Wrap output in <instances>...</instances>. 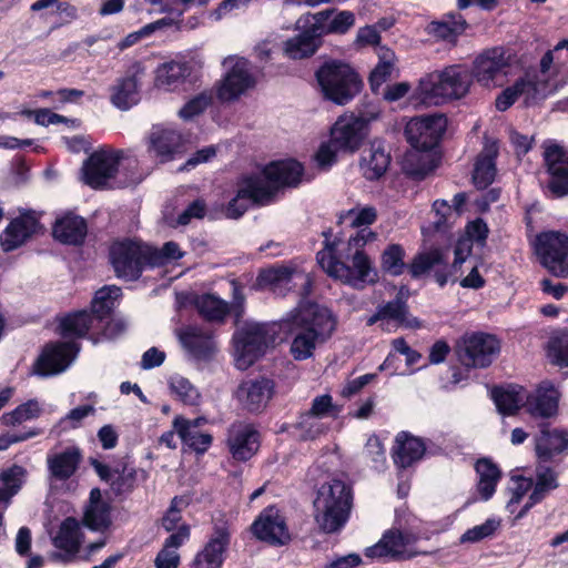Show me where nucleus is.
Segmentation results:
<instances>
[{
  "mask_svg": "<svg viewBox=\"0 0 568 568\" xmlns=\"http://www.w3.org/2000/svg\"><path fill=\"white\" fill-rule=\"evenodd\" d=\"M182 442L196 453H204L207 450L212 443V436L207 433H201L200 430H190V428H180L176 430Z\"/></svg>",
  "mask_w": 568,
  "mask_h": 568,
  "instance_id": "obj_57",
  "label": "nucleus"
},
{
  "mask_svg": "<svg viewBox=\"0 0 568 568\" xmlns=\"http://www.w3.org/2000/svg\"><path fill=\"white\" fill-rule=\"evenodd\" d=\"M313 26H318L322 34L347 32L355 23V16L351 11H338L327 9L313 16Z\"/></svg>",
  "mask_w": 568,
  "mask_h": 568,
  "instance_id": "obj_36",
  "label": "nucleus"
},
{
  "mask_svg": "<svg viewBox=\"0 0 568 568\" xmlns=\"http://www.w3.org/2000/svg\"><path fill=\"white\" fill-rule=\"evenodd\" d=\"M335 326L336 320L328 308L317 304L300 306L292 316L291 353L294 359L311 357L316 346L331 337Z\"/></svg>",
  "mask_w": 568,
  "mask_h": 568,
  "instance_id": "obj_3",
  "label": "nucleus"
},
{
  "mask_svg": "<svg viewBox=\"0 0 568 568\" xmlns=\"http://www.w3.org/2000/svg\"><path fill=\"white\" fill-rule=\"evenodd\" d=\"M122 159L124 152L121 150L100 149L93 152L83 164L84 182L94 189L106 186L115 176Z\"/></svg>",
  "mask_w": 568,
  "mask_h": 568,
  "instance_id": "obj_15",
  "label": "nucleus"
},
{
  "mask_svg": "<svg viewBox=\"0 0 568 568\" xmlns=\"http://www.w3.org/2000/svg\"><path fill=\"white\" fill-rule=\"evenodd\" d=\"M80 345L75 342H60L49 344L38 358L37 373L43 376L63 372L75 358Z\"/></svg>",
  "mask_w": 568,
  "mask_h": 568,
  "instance_id": "obj_20",
  "label": "nucleus"
},
{
  "mask_svg": "<svg viewBox=\"0 0 568 568\" xmlns=\"http://www.w3.org/2000/svg\"><path fill=\"white\" fill-rule=\"evenodd\" d=\"M170 388L183 403L187 405L197 404L200 394L186 378L182 376L171 378Z\"/></svg>",
  "mask_w": 568,
  "mask_h": 568,
  "instance_id": "obj_58",
  "label": "nucleus"
},
{
  "mask_svg": "<svg viewBox=\"0 0 568 568\" xmlns=\"http://www.w3.org/2000/svg\"><path fill=\"white\" fill-rule=\"evenodd\" d=\"M493 399L500 414L513 415L519 409L524 398L514 389L495 388Z\"/></svg>",
  "mask_w": 568,
  "mask_h": 568,
  "instance_id": "obj_52",
  "label": "nucleus"
},
{
  "mask_svg": "<svg viewBox=\"0 0 568 568\" xmlns=\"http://www.w3.org/2000/svg\"><path fill=\"white\" fill-rule=\"evenodd\" d=\"M80 536L78 520L73 517L65 518L52 539L54 547L64 550V554H54L53 558L64 562L72 560L80 549Z\"/></svg>",
  "mask_w": 568,
  "mask_h": 568,
  "instance_id": "obj_31",
  "label": "nucleus"
},
{
  "mask_svg": "<svg viewBox=\"0 0 568 568\" xmlns=\"http://www.w3.org/2000/svg\"><path fill=\"white\" fill-rule=\"evenodd\" d=\"M313 506L314 520L322 532L339 531L346 524L352 507L349 486L339 479L324 483L317 491Z\"/></svg>",
  "mask_w": 568,
  "mask_h": 568,
  "instance_id": "obj_4",
  "label": "nucleus"
},
{
  "mask_svg": "<svg viewBox=\"0 0 568 568\" xmlns=\"http://www.w3.org/2000/svg\"><path fill=\"white\" fill-rule=\"evenodd\" d=\"M126 329V323L121 318H110V315L100 327L101 335L108 339H114Z\"/></svg>",
  "mask_w": 568,
  "mask_h": 568,
  "instance_id": "obj_64",
  "label": "nucleus"
},
{
  "mask_svg": "<svg viewBox=\"0 0 568 568\" xmlns=\"http://www.w3.org/2000/svg\"><path fill=\"white\" fill-rule=\"evenodd\" d=\"M395 443L394 463L402 468L409 467L413 463L419 460L425 453L424 443L416 437L408 436L406 433L398 434Z\"/></svg>",
  "mask_w": 568,
  "mask_h": 568,
  "instance_id": "obj_40",
  "label": "nucleus"
},
{
  "mask_svg": "<svg viewBox=\"0 0 568 568\" xmlns=\"http://www.w3.org/2000/svg\"><path fill=\"white\" fill-rule=\"evenodd\" d=\"M394 57H383L378 64L373 69L369 75V84L374 92L390 78L394 71Z\"/></svg>",
  "mask_w": 568,
  "mask_h": 568,
  "instance_id": "obj_60",
  "label": "nucleus"
},
{
  "mask_svg": "<svg viewBox=\"0 0 568 568\" xmlns=\"http://www.w3.org/2000/svg\"><path fill=\"white\" fill-rule=\"evenodd\" d=\"M559 396L560 394L555 386L550 382L545 381L540 383L534 394L527 397L525 403L526 410L535 417H552L558 412Z\"/></svg>",
  "mask_w": 568,
  "mask_h": 568,
  "instance_id": "obj_28",
  "label": "nucleus"
},
{
  "mask_svg": "<svg viewBox=\"0 0 568 568\" xmlns=\"http://www.w3.org/2000/svg\"><path fill=\"white\" fill-rule=\"evenodd\" d=\"M254 84L255 80L250 71L247 60L237 59L220 82L216 94L221 101H232Z\"/></svg>",
  "mask_w": 568,
  "mask_h": 568,
  "instance_id": "obj_22",
  "label": "nucleus"
},
{
  "mask_svg": "<svg viewBox=\"0 0 568 568\" xmlns=\"http://www.w3.org/2000/svg\"><path fill=\"white\" fill-rule=\"evenodd\" d=\"M447 126L444 114H427L410 119L405 126V135L413 149L435 148Z\"/></svg>",
  "mask_w": 568,
  "mask_h": 568,
  "instance_id": "obj_14",
  "label": "nucleus"
},
{
  "mask_svg": "<svg viewBox=\"0 0 568 568\" xmlns=\"http://www.w3.org/2000/svg\"><path fill=\"white\" fill-rule=\"evenodd\" d=\"M41 413V408L37 400H28L24 404L19 405L16 409L10 413L3 414L1 417L2 423L6 426H16L26 420L37 418Z\"/></svg>",
  "mask_w": 568,
  "mask_h": 568,
  "instance_id": "obj_53",
  "label": "nucleus"
},
{
  "mask_svg": "<svg viewBox=\"0 0 568 568\" xmlns=\"http://www.w3.org/2000/svg\"><path fill=\"white\" fill-rule=\"evenodd\" d=\"M136 481V470L124 466L122 470L114 469V476L110 483L114 495L120 496L133 490Z\"/></svg>",
  "mask_w": 568,
  "mask_h": 568,
  "instance_id": "obj_55",
  "label": "nucleus"
},
{
  "mask_svg": "<svg viewBox=\"0 0 568 568\" xmlns=\"http://www.w3.org/2000/svg\"><path fill=\"white\" fill-rule=\"evenodd\" d=\"M26 476L27 470L19 465H13L0 473V503L9 504L20 490Z\"/></svg>",
  "mask_w": 568,
  "mask_h": 568,
  "instance_id": "obj_44",
  "label": "nucleus"
},
{
  "mask_svg": "<svg viewBox=\"0 0 568 568\" xmlns=\"http://www.w3.org/2000/svg\"><path fill=\"white\" fill-rule=\"evenodd\" d=\"M558 485L557 473L552 468L539 463L536 467V481L532 485L529 503L524 506L518 517H521L530 507L545 499L550 491L558 487Z\"/></svg>",
  "mask_w": 568,
  "mask_h": 568,
  "instance_id": "obj_37",
  "label": "nucleus"
},
{
  "mask_svg": "<svg viewBox=\"0 0 568 568\" xmlns=\"http://www.w3.org/2000/svg\"><path fill=\"white\" fill-rule=\"evenodd\" d=\"M274 393V383L268 378H256L242 382L235 396L241 406L251 412H262L271 400Z\"/></svg>",
  "mask_w": 568,
  "mask_h": 568,
  "instance_id": "obj_23",
  "label": "nucleus"
},
{
  "mask_svg": "<svg viewBox=\"0 0 568 568\" xmlns=\"http://www.w3.org/2000/svg\"><path fill=\"white\" fill-rule=\"evenodd\" d=\"M276 332L273 326L261 323H247L233 336L235 362L240 369L253 365L266 349L274 344Z\"/></svg>",
  "mask_w": 568,
  "mask_h": 568,
  "instance_id": "obj_9",
  "label": "nucleus"
},
{
  "mask_svg": "<svg viewBox=\"0 0 568 568\" xmlns=\"http://www.w3.org/2000/svg\"><path fill=\"white\" fill-rule=\"evenodd\" d=\"M295 429L298 430L300 440H314L325 434L327 427L321 422V418L303 413L295 424Z\"/></svg>",
  "mask_w": 568,
  "mask_h": 568,
  "instance_id": "obj_51",
  "label": "nucleus"
},
{
  "mask_svg": "<svg viewBox=\"0 0 568 568\" xmlns=\"http://www.w3.org/2000/svg\"><path fill=\"white\" fill-rule=\"evenodd\" d=\"M87 223L84 219L73 214L57 220L53 226V236L64 244H81L87 235Z\"/></svg>",
  "mask_w": 568,
  "mask_h": 568,
  "instance_id": "obj_38",
  "label": "nucleus"
},
{
  "mask_svg": "<svg viewBox=\"0 0 568 568\" xmlns=\"http://www.w3.org/2000/svg\"><path fill=\"white\" fill-rule=\"evenodd\" d=\"M544 160L550 174L548 190L555 197L568 194V152L561 146L547 145L544 151Z\"/></svg>",
  "mask_w": 568,
  "mask_h": 568,
  "instance_id": "obj_21",
  "label": "nucleus"
},
{
  "mask_svg": "<svg viewBox=\"0 0 568 568\" xmlns=\"http://www.w3.org/2000/svg\"><path fill=\"white\" fill-rule=\"evenodd\" d=\"M323 235L325 246L317 253L316 260L327 275L356 290L377 282V271L363 250L367 243L376 240L375 232L369 229L357 231L343 248H338L339 243L329 241L331 231L324 232Z\"/></svg>",
  "mask_w": 568,
  "mask_h": 568,
  "instance_id": "obj_1",
  "label": "nucleus"
},
{
  "mask_svg": "<svg viewBox=\"0 0 568 568\" xmlns=\"http://www.w3.org/2000/svg\"><path fill=\"white\" fill-rule=\"evenodd\" d=\"M568 447V433L544 425L536 437V453L540 463H547Z\"/></svg>",
  "mask_w": 568,
  "mask_h": 568,
  "instance_id": "obj_33",
  "label": "nucleus"
},
{
  "mask_svg": "<svg viewBox=\"0 0 568 568\" xmlns=\"http://www.w3.org/2000/svg\"><path fill=\"white\" fill-rule=\"evenodd\" d=\"M254 536L275 546H283L291 539L284 517L275 507H267L252 525Z\"/></svg>",
  "mask_w": 568,
  "mask_h": 568,
  "instance_id": "obj_18",
  "label": "nucleus"
},
{
  "mask_svg": "<svg viewBox=\"0 0 568 568\" xmlns=\"http://www.w3.org/2000/svg\"><path fill=\"white\" fill-rule=\"evenodd\" d=\"M499 523L494 519H488L484 524L468 529L460 538L462 542H477L486 537L491 536L498 528Z\"/></svg>",
  "mask_w": 568,
  "mask_h": 568,
  "instance_id": "obj_63",
  "label": "nucleus"
},
{
  "mask_svg": "<svg viewBox=\"0 0 568 568\" xmlns=\"http://www.w3.org/2000/svg\"><path fill=\"white\" fill-rule=\"evenodd\" d=\"M537 255L541 265L556 277H568V235L545 232L537 236Z\"/></svg>",
  "mask_w": 568,
  "mask_h": 568,
  "instance_id": "obj_13",
  "label": "nucleus"
},
{
  "mask_svg": "<svg viewBox=\"0 0 568 568\" xmlns=\"http://www.w3.org/2000/svg\"><path fill=\"white\" fill-rule=\"evenodd\" d=\"M552 63L554 55L552 51L548 50L539 62L538 71H528L523 78H530V80H538L544 82V91L540 99H544L547 94L557 89V87L550 88V80L552 75Z\"/></svg>",
  "mask_w": 568,
  "mask_h": 568,
  "instance_id": "obj_54",
  "label": "nucleus"
},
{
  "mask_svg": "<svg viewBox=\"0 0 568 568\" xmlns=\"http://www.w3.org/2000/svg\"><path fill=\"white\" fill-rule=\"evenodd\" d=\"M459 362L466 367L485 368L500 351L499 341L491 334H465L456 344Z\"/></svg>",
  "mask_w": 568,
  "mask_h": 568,
  "instance_id": "obj_11",
  "label": "nucleus"
},
{
  "mask_svg": "<svg viewBox=\"0 0 568 568\" xmlns=\"http://www.w3.org/2000/svg\"><path fill=\"white\" fill-rule=\"evenodd\" d=\"M195 307L207 322L223 323L230 313L229 304L213 294H203L195 298Z\"/></svg>",
  "mask_w": 568,
  "mask_h": 568,
  "instance_id": "obj_42",
  "label": "nucleus"
},
{
  "mask_svg": "<svg viewBox=\"0 0 568 568\" xmlns=\"http://www.w3.org/2000/svg\"><path fill=\"white\" fill-rule=\"evenodd\" d=\"M83 524L97 531L106 529L111 525L109 504L88 506L84 511Z\"/></svg>",
  "mask_w": 568,
  "mask_h": 568,
  "instance_id": "obj_49",
  "label": "nucleus"
},
{
  "mask_svg": "<svg viewBox=\"0 0 568 568\" xmlns=\"http://www.w3.org/2000/svg\"><path fill=\"white\" fill-rule=\"evenodd\" d=\"M150 246L136 242H119L111 246L110 257L119 277L136 280L145 265H150Z\"/></svg>",
  "mask_w": 568,
  "mask_h": 568,
  "instance_id": "obj_12",
  "label": "nucleus"
},
{
  "mask_svg": "<svg viewBox=\"0 0 568 568\" xmlns=\"http://www.w3.org/2000/svg\"><path fill=\"white\" fill-rule=\"evenodd\" d=\"M454 262L449 264L447 253L442 248L422 252L410 262L409 273L414 278H418L433 272L436 283L443 287L459 271L462 264L470 254L468 241L459 242L454 250Z\"/></svg>",
  "mask_w": 568,
  "mask_h": 568,
  "instance_id": "obj_8",
  "label": "nucleus"
},
{
  "mask_svg": "<svg viewBox=\"0 0 568 568\" xmlns=\"http://www.w3.org/2000/svg\"><path fill=\"white\" fill-rule=\"evenodd\" d=\"M227 445L235 459L248 460L258 449V434L248 426L234 425L229 432Z\"/></svg>",
  "mask_w": 568,
  "mask_h": 568,
  "instance_id": "obj_30",
  "label": "nucleus"
},
{
  "mask_svg": "<svg viewBox=\"0 0 568 568\" xmlns=\"http://www.w3.org/2000/svg\"><path fill=\"white\" fill-rule=\"evenodd\" d=\"M345 217L349 220L352 227L368 229L367 226L377 220V211L374 206L354 207L346 212Z\"/></svg>",
  "mask_w": 568,
  "mask_h": 568,
  "instance_id": "obj_59",
  "label": "nucleus"
},
{
  "mask_svg": "<svg viewBox=\"0 0 568 568\" xmlns=\"http://www.w3.org/2000/svg\"><path fill=\"white\" fill-rule=\"evenodd\" d=\"M322 32L318 26H311L304 32L290 39L285 43V53L291 59H305L313 55L321 43Z\"/></svg>",
  "mask_w": 568,
  "mask_h": 568,
  "instance_id": "obj_35",
  "label": "nucleus"
},
{
  "mask_svg": "<svg viewBox=\"0 0 568 568\" xmlns=\"http://www.w3.org/2000/svg\"><path fill=\"white\" fill-rule=\"evenodd\" d=\"M191 68L186 62L170 61L155 70L154 85L166 91L174 90L190 75Z\"/></svg>",
  "mask_w": 568,
  "mask_h": 568,
  "instance_id": "obj_41",
  "label": "nucleus"
},
{
  "mask_svg": "<svg viewBox=\"0 0 568 568\" xmlns=\"http://www.w3.org/2000/svg\"><path fill=\"white\" fill-rule=\"evenodd\" d=\"M292 274L293 271L285 266L267 268L258 274L256 285L260 288H274L280 284L287 283L291 280Z\"/></svg>",
  "mask_w": 568,
  "mask_h": 568,
  "instance_id": "obj_56",
  "label": "nucleus"
},
{
  "mask_svg": "<svg viewBox=\"0 0 568 568\" xmlns=\"http://www.w3.org/2000/svg\"><path fill=\"white\" fill-rule=\"evenodd\" d=\"M367 120L354 114H344L337 119L331 131V143L335 149L354 152L367 134Z\"/></svg>",
  "mask_w": 568,
  "mask_h": 568,
  "instance_id": "obj_17",
  "label": "nucleus"
},
{
  "mask_svg": "<svg viewBox=\"0 0 568 568\" xmlns=\"http://www.w3.org/2000/svg\"><path fill=\"white\" fill-rule=\"evenodd\" d=\"M121 295V288L114 285L104 286L95 293L91 303V311H79L68 314L60 321L61 334L67 336L84 337L92 331L98 332L108 318L114 306V301ZM94 344L99 342V337L92 334L89 337Z\"/></svg>",
  "mask_w": 568,
  "mask_h": 568,
  "instance_id": "obj_5",
  "label": "nucleus"
},
{
  "mask_svg": "<svg viewBox=\"0 0 568 568\" xmlns=\"http://www.w3.org/2000/svg\"><path fill=\"white\" fill-rule=\"evenodd\" d=\"M511 62L513 54L504 47L486 49L475 59L471 78L484 88L503 87Z\"/></svg>",
  "mask_w": 568,
  "mask_h": 568,
  "instance_id": "obj_10",
  "label": "nucleus"
},
{
  "mask_svg": "<svg viewBox=\"0 0 568 568\" xmlns=\"http://www.w3.org/2000/svg\"><path fill=\"white\" fill-rule=\"evenodd\" d=\"M183 348L196 359H209L216 351L211 331L189 325L178 331Z\"/></svg>",
  "mask_w": 568,
  "mask_h": 568,
  "instance_id": "obj_26",
  "label": "nucleus"
},
{
  "mask_svg": "<svg viewBox=\"0 0 568 568\" xmlns=\"http://www.w3.org/2000/svg\"><path fill=\"white\" fill-rule=\"evenodd\" d=\"M476 471L479 476L478 493L484 500H487L495 493L496 485L501 476L500 470L489 459L483 458L477 462Z\"/></svg>",
  "mask_w": 568,
  "mask_h": 568,
  "instance_id": "obj_43",
  "label": "nucleus"
},
{
  "mask_svg": "<svg viewBox=\"0 0 568 568\" xmlns=\"http://www.w3.org/2000/svg\"><path fill=\"white\" fill-rule=\"evenodd\" d=\"M390 163V155L381 141H374L363 152L361 169L363 175L371 181L385 174Z\"/></svg>",
  "mask_w": 568,
  "mask_h": 568,
  "instance_id": "obj_34",
  "label": "nucleus"
},
{
  "mask_svg": "<svg viewBox=\"0 0 568 568\" xmlns=\"http://www.w3.org/2000/svg\"><path fill=\"white\" fill-rule=\"evenodd\" d=\"M148 141L149 152L154 153L161 162L170 161L175 154L182 152L183 138L173 129L153 126Z\"/></svg>",
  "mask_w": 568,
  "mask_h": 568,
  "instance_id": "obj_27",
  "label": "nucleus"
},
{
  "mask_svg": "<svg viewBox=\"0 0 568 568\" xmlns=\"http://www.w3.org/2000/svg\"><path fill=\"white\" fill-rule=\"evenodd\" d=\"M150 266L162 265L168 260H174L182 256L179 245L174 242L165 243L162 250L150 246Z\"/></svg>",
  "mask_w": 568,
  "mask_h": 568,
  "instance_id": "obj_62",
  "label": "nucleus"
},
{
  "mask_svg": "<svg viewBox=\"0 0 568 568\" xmlns=\"http://www.w3.org/2000/svg\"><path fill=\"white\" fill-rule=\"evenodd\" d=\"M405 252L399 244H392L382 254L381 266L384 272L398 276L404 273L405 268L409 270V265L404 262Z\"/></svg>",
  "mask_w": 568,
  "mask_h": 568,
  "instance_id": "obj_48",
  "label": "nucleus"
},
{
  "mask_svg": "<svg viewBox=\"0 0 568 568\" xmlns=\"http://www.w3.org/2000/svg\"><path fill=\"white\" fill-rule=\"evenodd\" d=\"M230 545V531L225 524L215 525L213 532L193 560V568H221Z\"/></svg>",
  "mask_w": 568,
  "mask_h": 568,
  "instance_id": "obj_24",
  "label": "nucleus"
},
{
  "mask_svg": "<svg viewBox=\"0 0 568 568\" xmlns=\"http://www.w3.org/2000/svg\"><path fill=\"white\" fill-rule=\"evenodd\" d=\"M544 91V82L520 78L511 87L506 88L496 99L495 104L499 111L510 108L519 95L526 97V103L540 99Z\"/></svg>",
  "mask_w": 568,
  "mask_h": 568,
  "instance_id": "obj_29",
  "label": "nucleus"
},
{
  "mask_svg": "<svg viewBox=\"0 0 568 568\" xmlns=\"http://www.w3.org/2000/svg\"><path fill=\"white\" fill-rule=\"evenodd\" d=\"M303 166L295 160L273 162L258 175L243 180L237 195L230 201L225 214L239 219L248 207V202L260 205L268 204L276 193L285 186H296L302 179Z\"/></svg>",
  "mask_w": 568,
  "mask_h": 568,
  "instance_id": "obj_2",
  "label": "nucleus"
},
{
  "mask_svg": "<svg viewBox=\"0 0 568 568\" xmlns=\"http://www.w3.org/2000/svg\"><path fill=\"white\" fill-rule=\"evenodd\" d=\"M548 356L552 364L568 367V332H557L549 338Z\"/></svg>",
  "mask_w": 568,
  "mask_h": 568,
  "instance_id": "obj_50",
  "label": "nucleus"
},
{
  "mask_svg": "<svg viewBox=\"0 0 568 568\" xmlns=\"http://www.w3.org/2000/svg\"><path fill=\"white\" fill-rule=\"evenodd\" d=\"M378 308L382 313L386 327L392 328V326L398 327L399 325L414 327L415 325H417L416 320L407 321V305L404 301H402L398 297Z\"/></svg>",
  "mask_w": 568,
  "mask_h": 568,
  "instance_id": "obj_46",
  "label": "nucleus"
},
{
  "mask_svg": "<svg viewBox=\"0 0 568 568\" xmlns=\"http://www.w3.org/2000/svg\"><path fill=\"white\" fill-rule=\"evenodd\" d=\"M316 80L323 97L338 105L351 102L362 90L359 75L347 63L332 60L316 71Z\"/></svg>",
  "mask_w": 568,
  "mask_h": 568,
  "instance_id": "obj_6",
  "label": "nucleus"
},
{
  "mask_svg": "<svg viewBox=\"0 0 568 568\" xmlns=\"http://www.w3.org/2000/svg\"><path fill=\"white\" fill-rule=\"evenodd\" d=\"M473 82L470 72L459 65H450L419 81L418 90L427 103L440 104L452 99L463 98Z\"/></svg>",
  "mask_w": 568,
  "mask_h": 568,
  "instance_id": "obj_7",
  "label": "nucleus"
},
{
  "mask_svg": "<svg viewBox=\"0 0 568 568\" xmlns=\"http://www.w3.org/2000/svg\"><path fill=\"white\" fill-rule=\"evenodd\" d=\"M497 155V142L486 139L474 165L473 182L477 189H486L494 182L497 172L495 163Z\"/></svg>",
  "mask_w": 568,
  "mask_h": 568,
  "instance_id": "obj_32",
  "label": "nucleus"
},
{
  "mask_svg": "<svg viewBox=\"0 0 568 568\" xmlns=\"http://www.w3.org/2000/svg\"><path fill=\"white\" fill-rule=\"evenodd\" d=\"M417 537L413 534L390 529L383 535L376 545L367 548L365 555L369 558L388 557L394 560H408L418 555H426L427 551L413 549Z\"/></svg>",
  "mask_w": 568,
  "mask_h": 568,
  "instance_id": "obj_16",
  "label": "nucleus"
},
{
  "mask_svg": "<svg viewBox=\"0 0 568 568\" xmlns=\"http://www.w3.org/2000/svg\"><path fill=\"white\" fill-rule=\"evenodd\" d=\"M212 95L207 92H202L191 99L180 111L179 114L184 120H190L202 112L211 104Z\"/></svg>",
  "mask_w": 568,
  "mask_h": 568,
  "instance_id": "obj_61",
  "label": "nucleus"
},
{
  "mask_svg": "<svg viewBox=\"0 0 568 568\" xmlns=\"http://www.w3.org/2000/svg\"><path fill=\"white\" fill-rule=\"evenodd\" d=\"M41 230L34 212H27L13 219L0 235V244L6 252L23 245Z\"/></svg>",
  "mask_w": 568,
  "mask_h": 568,
  "instance_id": "obj_25",
  "label": "nucleus"
},
{
  "mask_svg": "<svg viewBox=\"0 0 568 568\" xmlns=\"http://www.w3.org/2000/svg\"><path fill=\"white\" fill-rule=\"evenodd\" d=\"M80 462L81 453L77 447H69L47 458L49 471L58 480L69 479L75 473Z\"/></svg>",
  "mask_w": 568,
  "mask_h": 568,
  "instance_id": "obj_39",
  "label": "nucleus"
},
{
  "mask_svg": "<svg viewBox=\"0 0 568 568\" xmlns=\"http://www.w3.org/2000/svg\"><path fill=\"white\" fill-rule=\"evenodd\" d=\"M424 150L414 149L407 152L403 159V170L406 174L423 179L430 171L429 154L423 153Z\"/></svg>",
  "mask_w": 568,
  "mask_h": 568,
  "instance_id": "obj_47",
  "label": "nucleus"
},
{
  "mask_svg": "<svg viewBox=\"0 0 568 568\" xmlns=\"http://www.w3.org/2000/svg\"><path fill=\"white\" fill-rule=\"evenodd\" d=\"M466 26V21L460 14H448L445 19L429 24V33L445 41L453 42L460 34Z\"/></svg>",
  "mask_w": 568,
  "mask_h": 568,
  "instance_id": "obj_45",
  "label": "nucleus"
},
{
  "mask_svg": "<svg viewBox=\"0 0 568 568\" xmlns=\"http://www.w3.org/2000/svg\"><path fill=\"white\" fill-rule=\"evenodd\" d=\"M144 74V67L140 62L132 63L125 75L119 78L111 87V103L123 111L129 110L140 101L139 82Z\"/></svg>",
  "mask_w": 568,
  "mask_h": 568,
  "instance_id": "obj_19",
  "label": "nucleus"
}]
</instances>
